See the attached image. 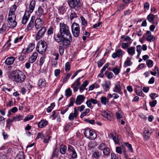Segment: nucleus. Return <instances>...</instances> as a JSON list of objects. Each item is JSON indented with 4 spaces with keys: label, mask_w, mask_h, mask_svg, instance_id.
<instances>
[{
    "label": "nucleus",
    "mask_w": 159,
    "mask_h": 159,
    "mask_svg": "<svg viewBox=\"0 0 159 159\" xmlns=\"http://www.w3.org/2000/svg\"><path fill=\"white\" fill-rule=\"evenodd\" d=\"M17 157V158L19 159H24L25 156L24 152L22 151L19 152V153L18 154Z\"/></svg>",
    "instance_id": "79ce46f5"
},
{
    "label": "nucleus",
    "mask_w": 159,
    "mask_h": 159,
    "mask_svg": "<svg viewBox=\"0 0 159 159\" xmlns=\"http://www.w3.org/2000/svg\"><path fill=\"white\" fill-rule=\"evenodd\" d=\"M45 81L43 79H40L39 81L38 85L40 87H44L46 86Z\"/></svg>",
    "instance_id": "2f4dec72"
},
{
    "label": "nucleus",
    "mask_w": 159,
    "mask_h": 159,
    "mask_svg": "<svg viewBox=\"0 0 159 159\" xmlns=\"http://www.w3.org/2000/svg\"><path fill=\"white\" fill-rule=\"evenodd\" d=\"M136 51L138 52L137 58H139L142 51V47L140 45H138L136 46Z\"/></svg>",
    "instance_id": "f704fd0d"
},
{
    "label": "nucleus",
    "mask_w": 159,
    "mask_h": 159,
    "mask_svg": "<svg viewBox=\"0 0 159 159\" xmlns=\"http://www.w3.org/2000/svg\"><path fill=\"white\" fill-rule=\"evenodd\" d=\"M112 71L114 73L115 75H116L120 72V69H119L117 67H116L113 68L112 69Z\"/></svg>",
    "instance_id": "6e6d98bb"
},
{
    "label": "nucleus",
    "mask_w": 159,
    "mask_h": 159,
    "mask_svg": "<svg viewBox=\"0 0 159 159\" xmlns=\"http://www.w3.org/2000/svg\"><path fill=\"white\" fill-rule=\"evenodd\" d=\"M38 53L36 52H34L33 53V55L30 57L29 59V61L31 63H33L36 60L37 57Z\"/></svg>",
    "instance_id": "4be33fe9"
},
{
    "label": "nucleus",
    "mask_w": 159,
    "mask_h": 159,
    "mask_svg": "<svg viewBox=\"0 0 159 159\" xmlns=\"http://www.w3.org/2000/svg\"><path fill=\"white\" fill-rule=\"evenodd\" d=\"M83 77L84 76H83L81 78H78L71 85V87L73 88L74 92H76L78 91V88L80 85V80L81 79L83 78Z\"/></svg>",
    "instance_id": "1a4fd4ad"
},
{
    "label": "nucleus",
    "mask_w": 159,
    "mask_h": 159,
    "mask_svg": "<svg viewBox=\"0 0 159 159\" xmlns=\"http://www.w3.org/2000/svg\"><path fill=\"white\" fill-rule=\"evenodd\" d=\"M71 75V73H69L67 74L65 77H64L63 79V83H65L66 81L69 79Z\"/></svg>",
    "instance_id": "13d9d810"
},
{
    "label": "nucleus",
    "mask_w": 159,
    "mask_h": 159,
    "mask_svg": "<svg viewBox=\"0 0 159 159\" xmlns=\"http://www.w3.org/2000/svg\"><path fill=\"white\" fill-rule=\"evenodd\" d=\"M46 8L43 5L39 6L37 11L36 12L37 15L39 17H40L43 15L47 13Z\"/></svg>",
    "instance_id": "6e6552de"
},
{
    "label": "nucleus",
    "mask_w": 159,
    "mask_h": 159,
    "mask_svg": "<svg viewBox=\"0 0 159 159\" xmlns=\"http://www.w3.org/2000/svg\"><path fill=\"white\" fill-rule=\"evenodd\" d=\"M124 54V52L121 49H118L116 50L115 52L113 53L112 55V57L113 58H115L117 57H121L123 56Z\"/></svg>",
    "instance_id": "ddd939ff"
},
{
    "label": "nucleus",
    "mask_w": 159,
    "mask_h": 159,
    "mask_svg": "<svg viewBox=\"0 0 159 159\" xmlns=\"http://www.w3.org/2000/svg\"><path fill=\"white\" fill-rule=\"evenodd\" d=\"M33 118V116L32 115H28L26 116L24 120V121L25 122L29 121Z\"/></svg>",
    "instance_id": "4d7b16f0"
},
{
    "label": "nucleus",
    "mask_w": 159,
    "mask_h": 159,
    "mask_svg": "<svg viewBox=\"0 0 159 159\" xmlns=\"http://www.w3.org/2000/svg\"><path fill=\"white\" fill-rule=\"evenodd\" d=\"M122 148H121L120 147H117L116 148V152L118 153H119L120 154H121L122 153V150H123V153L125 155V153L126 152L125 150H124V146H121Z\"/></svg>",
    "instance_id": "c756f323"
},
{
    "label": "nucleus",
    "mask_w": 159,
    "mask_h": 159,
    "mask_svg": "<svg viewBox=\"0 0 159 159\" xmlns=\"http://www.w3.org/2000/svg\"><path fill=\"white\" fill-rule=\"evenodd\" d=\"M84 131V134L85 136L87 138L89 137V134L91 132V130L88 128H86L85 129L83 130Z\"/></svg>",
    "instance_id": "72a5a7b5"
},
{
    "label": "nucleus",
    "mask_w": 159,
    "mask_h": 159,
    "mask_svg": "<svg viewBox=\"0 0 159 159\" xmlns=\"http://www.w3.org/2000/svg\"><path fill=\"white\" fill-rule=\"evenodd\" d=\"M71 30L72 34L75 37H78L80 34V28L78 24L74 22L71 26Z\"/></svg>",
    "instance_id": "0eeeda50"
},
{
    "label": "nucleus",
    "mask_w": 159,
    "mask_h": 159,
    "mask_svg": "<svg viewBox=\"0 0 159 159\" xmlns=\"http://www.w3.org/2000/svg\"><path fill=\"white\" fill-rule=\"evenodd\" d=\"M23 118V116L20 115H18L14 117V119L15 120V121L21 120Z\"/></svg>",
    "instance_id": "8fccbe9b"
},
{
    "label": "nucleus",
    "mask_w": 159,
    "mask_h": 159,
    "mask_svg": "<svg viewBox=\"0 0 159 159\" xmlns=\"http://www.w3.org/2000/svg\"><path fill=\"white\" fill-rule=\"evenodd\" d=\"M8 77L11 80L17 83H22L25 79V76L21 72H17L13 71L7 74Z\"/></svg>",
    "instance_id": "7ed1b4c3"
},
{
    "label": "nucleus",
    "mask_w": 159,
    "mask_h": 159,
    "mask_svg": "<svg viewBox=\"0 0 159 159\" xmlns=\"http://www.w3.org/2000/svg\"><path fill=\"white\" fill-rule=\"evenodd\" d=\"M66 96L68 97H69L72 95V91L70 88L67 89L65 91Z\"/></svg>",
    "instance_id": "58836bf2"
},
{
    "label": "nucleus",
    "mask_w": 159,
    "mask_h": 159,
    "mask_svg": "<svg viewBox=\"0 0 159 159\" xmlns=\"http://www.w3.org/2000/svg\"><path fill=\"white\" fill-rule=\"evenodd\" d=\"M146 64L149 68L152 67L153 65V61L151 60H148L146 61Z\"/></svg>",
    "instance_id": "a18cd8bd"
},
{
    "label": "nucleus",
    "mask_w": 159,
    "mask_h": 159,
    "mask_svg": "<svg viewBox=\"0 0 159 159\" xmlns=\"http://www.w3.org/2000/svg\"><path fill=\"white\" fill-rule=\"evenodd\" d=\"M112 90L114 92L120 94H122L120 83V81L117 82L114 84Z\"/></svg>",
    "instance_id": "9d476101"
},
{
    "label": "nucleus",
    "mask_w": 159,
    "mask_h": 159,
    "mask_svg": "<svg viewBox=\"0 0 159 159\" xmlns=\"http://www.w3.org/2000/svg\"><path fill=\"white\" fill-rule=\"evenodd\" d=\"M131 58L129 57H127L124 63V66L127 67L128 66H130L132 64V62L131 61Z\"/></svg>",
    "instance_id": "c85d7f7f"
},
{
    "label": "nucleus",
    "mask_w": 159,
    "mask_h": 159,
    "mask_svg": "<svg viewBox=\"0 0 159 159\" xmlns=\"http://www.w3.org/2000/svg\"><path fill=\"white\" fill-rule=\"evenodd\" d=\"M125 146L128 148L129 149L130 152H133V150L131 144L129 143H125Z\"/></svg>",
    "instance_id": "3c124183"
},
{
    "label": "nucleus",
    "mask_w": 159,
    "mask_h": 159,
    "mask_svg": "<svg viewBox=\"0 0 159 159\" xmlns=\"http://www.w3.org/2000/svg\"><path fill=\"white\" fill-rule=\"evenodd\" d=\"M89 82L88 80L84 81L82 84L81 86L79 88L80 93H82L84 90L85 88L88 85Z\"/></svg>",
    "instance_id": "b1692460"
},
{
    "label": "nucleus",
    "mask_w": 159,
    "mask_h": 159,
    "mask_svg": "<svg viewBox=\"0 0 159 159\" xmlns=\"http://www.w3.org/2000/svg\"><path fill=\"white\" fill-rule=\"evenodd\" d=\"M5 118L1 116H0V125L4 126L5 125Z\"/></svg>",
    "instance_id": "603ef678"
},
{
    "label": "nucleus",
    "mask_w": 159,
    "mask_h": 159,
    "mask_svg": "<svg viewBox=\"0 0 159 159\" xmlns=\"http://www.w3.org/2000/svg\"><path fill=\"white\" fill-rule=\"evenodd\" d=\"M75 102V99L73 97L71 98L70 99V103L67 106L68 107H69L73 106Z\"/></svg>",
    "instance_id": "de8ad7c7"
},
{
    "label": "nucleus",
    "mask_w": 159,
    "mask_h": 159,
    "mask_svg": "<svg viewBox=\"0 0 159 159\" xmlns=\"http://www.w3.org/2000/svg\"><path fill=\"white\" fill-rule=\"evenodd\" d=\"M23 38V36H21L19 37L16 38L14 40V43H16L21 41Z\"/></svg>",
    "instance_id": "680f3d73"
},
{
    "label": "nucleus",
    "mask_w": 159,
    "mask_h": 159,
    "mask_svg": "<svg viewBox=\"0 0 159 159\" xmlns=\"http://www.w3.org/2000/svg\"><path fill=\"white\" fill-rule=\"evenodd\" d=\"M33 24L34 20L33 19V17H32L29 23L28 24L27 26V28L28 30H31L32 29Z\"/></svg>",
    "instance_id": "37998d69"
},
{
    "label": "nucleus",
    "mask_w": 159,
    "mask_h": 159,
    "mask_svg": "<svg viewBox=\"0 0 159 159\" xmlns=\"http://www.w3.org/2000/svg\"><path fill=\"white\" fill-rule=\"evenodd\" d=\"M68 151L71 154V157L73 159H75L77 157V154L73 146L69 145L68 147Z\"/></svg>",
    "instance_id": "f8f14e48"
},
{
    "label": "nucleus",
    "mask_w": 159,
    "mask_h": 159,
    "mask_svg": "<svg viewBox=\"0 0 159 159\" xmlns=\"http://www.w3.org/2000/svg\"><path fill=\"white\" fill-rule=\"evenodd\" d=\"M68 3L70 7L72 9H74L77 11L80 8V0H68Z\"/></svg>",
    "instance_id": "39448f33"
},
{
    "label": "nucleus",
    "mask_w": 159,
    "mask_h": 159,
    "mask_svg": "<svg viewBox=\"0 0 159 159\" xmlns=\"http://www.w3.org/2000/svg\"><path fill=\"white\" fill-rule=\"evenodd\" d=\"M84 131V134L85 136L87 138L89 137V134L91 132V130L88 128H86L85 129L83 130Z\"/></svg>",
    "instance_id": "473e14b6"
},
{
    "label": "nucleus",
    "mask_w": 159,
    "mask_h": 159,
    "mask_svg": "<svg viewBox=\"0 0 159 159\" xmlns=\"http://www.w3.org/2000/svg\"><path fill=\"white\" fill-rule=\"evenodd\" d=\"M67 150V147L66 146H61L60 149L61 153L63 154H64Z\"/></svg>",
    "instance_id": "e433bc0d"
},
{
    "label": "nucleus",
    "mask_w": 159,
    "mask_h": 159,
    "mask_svg": "<svg viewBox=\"0 0 159 159\" xmlns=\"http://www.w3.org/2000/svg\"><path fill=\"white\" fill-rule=\"evenodd\" d=\"M104 63V62L103 61V59H101L100 60L97 62L98 66L99 67H101Z\"/></svg>",
    "instance_id": "69168bd1"
},
{
    "label": "nucleus",
    "mask_w": 159,
    "mask_h": 159,
    "mask_svg": "<svg viewBox=\"0 0 159 159\" xmlns=\"http://www.w3.org/2000/svg\"><path fill=\"white\" fill-rule=\"evenodd\" d=\"M36 2L35 0H32L30 2L29 7V11L32 13L34 11L35 6Z\"/></svg>",
    "instance_id": "5701e85b"
},
{
    "label": "nucleus",
    "mask_w": 159,
    "mask_h": 159,
    "mask_svg": "<svg viewBox=\"0 0 159 159\" xmlns=\"http://www.w3.org/2000/svg\"><path fill=\"white\" fill-rule=\"evenodd\" d=\"M46 30V29L45 27H42L38 32L37 34L35 36L36 39L38 40L42 38Z\"/></svg>",
    "instance_id": "9b49d317"
},
{
    "label": "nucleus",
    "mask_w": 159,
    "mask_h": 159,
    "mask_svg": "<svg viewBox=\"0 0 159 159\" xmlns=\"http://www.w3.org/2000/svg\"><path fill=\"white\" fill-rule=\"evenodd\" d=\"M43 23V21L41 19L39 18L36 19L35 22L36 29H38L42 27Z\"/></svg>",
    "instance_id": "f3484780"
},
{
    "label": "nucleus",
    "mask_w": 159,
    "mask_h": 159,
    "mask_svg": "<svg viewBox=\"0 0 159 159\" xmlns=\"http://www.w3.org/2000/svg\"><path fill=\"white\" fill-rule=\"evenodd\" d=\"M80 18L81 20L82 24L84 26H86L87 23L85 19L82 16H81L80 17Z\"/></svg>",
    "instance_id": "5fc2aeb1"
},
{
    "label": "nucleus",
    "mask_w": 159,
    "mask_h": 159,
    "mask_svg": "<svg viewBox=\"0 0 159 159\" xmlns=\"http://www.w3.org/2000/svg\"><path fill=\"white\" fill-rule=\"evenodd\" d=\"M30 14V12L28 11L25 12L23 17L22 20V23L23 24H26L29 19Z\"/></svg>",
    "instance_id": "6ab92c4d"
},
{
    "label": "nucleus",
    "mask_w": 159,
    "mask_h": 159,
    "mask_svg": "<svg viewBox=\"0 0 159 159\" xmlns=\"http://www.w3.org/2000/svg\"><path fill=\"white\" fill-rule=\"evenodd\" d=\"M55 40L57 43L62 42L59 46V50L60 54L62 55L63 54L64 48L68 47L72 41V39H70L64 35L58 33L54 36Z\"/></svg>",
    "instance_id": "f257e3e1"
},
{
    "label": "nucleus",
    "mask_w": 159,
    "mask_h": 159,
    "mask_svg": "<svg viewBox=\"0 0 159 159\" xmlns=\"http://www.w3.org/2000/svg\"><path fill=\"white\" fill-rule=\"evenodd\" d=\"M70 66L69 62L66 63L65 65V70L66 71H68L70 70Z\"/></svg>",
    "instance_id": "052dcab7"
},
{
    "label": "nucleus",
    "mask_w": 159,
    "mask_h": 159,
    "mask_svg": "<svg viewBox=\"0 0 159 159\" xmlns=\"http://www.w3.org/2000/svg\"><path fill=\"white\" fill-rule=\"evenodd\" d=\"M55 106V104L54 103L51 104V105L48 108H47V111L49 113L52 110Z\"/></svg>",
    "instance_id": "a19ab883"
},
{
    "label": "nucleus",
    "mask_w": 159,
    "mask_h": 159,
    "mask_svg": "<svg viewBox=\"0 0 159 159\" xmlns=\"http://www.w3.org/2000/svg\"><path fill=\"white\" fill-rule=\"evenodd\" d=\"M155 39V37L152 35H148L146 38V40L150 42L153 41Z\"/></svg>",
    "instance_id": "49530a36"
},
{
    "label": "nucleus",
    "mask_w": 159,
    "mask_h": 159,
    "mask_svg": "<svg viewBox=\"0 0 159 159\" xmlns=\"http://www.w3.org/2000/svg\"><path fill=\"white\" fill-rule=\"evenodd\" d=\"M152 132L150 131V129L148 128H145L143 131V137L145 141L148 140L150 137V135Z\"/></svg>",
    "instance_id": "dca6fc26"
},
{
    "label": "nucleus",
    "mask_w": 159,
    "mask_h": 159,
    "mask_svg": "<svg viewBox=\"0 0 159 159\" xmlns=\"http://www.w3.org/2000/svg\"><path fill=\"white\" fill-rule=\"evenodd\" d=\"M90 109L89 108L86 109L84 111L82 112L81 113L80 117L81 118H83L84 116H86V114L88 113L90 111Z\"/></svg>",
    "instance_id": "4c0bfd02"
},
{
    "label": "nucleus",
    "mask_w": 159,
    "mask_h": 159,
    "mask_svg": "<svg viewBox=\"0 0 159 159\" xmlns=\"http://www.w3.org/2000/svg\"><path fill=\"white\" fill-rule=\"evenodd\" d=\"M108 99L105 97H102L101 98V102L105 105L108 103Z\"/></svg>",
    "instance_id": "c9c22d12"
},
{
    "label": "nucleus",
    "mask_w": 159,
    "mask_h": 159,
    "mask_svg": "<svg viewBox=\"0 0 159 159\" xmlns=\"http://www.w3.org/2000/svg\"><path fill=\"white\" fill-rule=\"evenodd\" d=\"M127 52L129 55L132 56L135 53V48L134 47H131L128 48Z\"/></svg>",
    "instance_id": "bb28decb"
},
{
    "label": "nucleus",
    "mask_w": 159,
    "mask_h": 159,
    "mask_svg": "<svg viewBox=\"0 0 159 159\" xmlns=\"http://www.w3.org/2000/svg\"><path fill=\"white\" fill-rule=\"evenodd\" d=\"M60 72L61 71L60 69H56L54 70V75L56 77H57L59 75Z\"/></svg>",
    "instance_id": "774afa93"
},
{
    "label": "nucleus",
    "mask_w": 159,
    "mask_h": 159,
    "mask_svg": "<svg viewBox=\"0 0 159 159\" xmlns=\"http://www.w3.org/2000/svg\"><path fill=\"white\" fill-rule=\"evenodd\" d=\"M154 17H155V16L152 15V14H149L147 16V19H148V20L149 21V22H152V21L154 19Z\"/></svg>",
    "instance_id": "c03bdc74"
},
{
    "label": "nucleus",
    "mask_w": 159,
    "mask_h": 159,
    "mask_svg": "<svg viewBox=\"0 0 159 159\" xmlns=\"http://www.w3.org/2000/svg\"><path fill=\"white\" fill-rule=\"evenodd\" d=\"M15 60V57H8L5 60V62L7 65L12 64Z\"/></svg>",
    "instance_id": "393cba45"
},
{
    "label": "nucleus",
    "mask_w": 159,
    "mask_h": 159,
    "mask_svg": "<svg viewBox=\"0 0 159 159\" xmlns=\"http://www.w3.org/2000/svg\"><path fill=\"white\" fill-rule=\"evenodd\" d=\"M102 116L111 120L112 118V114L109 111H106L103 112L102 114Z\"/></svg>",
    "instance_id": "412c9836"
},
{
    "label": "nucleus",
    "mask_w": 159,
    "mask_h": 159,
    "mask_svg": "<svg viewBox=\"0 0 159 159\" xmlns=\"http://www.w3.org/2000/svg\"><path fill=\"white\" fill-rule=\"evenodd\" d=\"M111 83L110 81H106L104 83L102 84V87L105 92H107L109 90L111 87Z\"/></svg>",
    "instance_id": "4468645a"
},
{
    "label": "nucleus",
    "mask_w": 159,
    "mask_h": 159,
    "mask_svg": "<svg viewBox=\"0 0 159 159\" xmlns=\"http://www.w3.org/2000/svg\"><path fill=\"white\" fill-rule=\"evenodd\" d=\"M58 10L61 13L63 14L65 11V8L63 6H60L59 7Z\"/></svg>",
    "instance_id": "338daca9"
},
{
    "label": "nucleus",
    "mask_w": 159,
    "mask_h": 159,
    "mask_svg": "<svg viewBox=\"0 0 159 159\" xmlns=\"http://www.w3.org/2000/svg\"><path fill=\"white\" fill-rule=\"evenodd\" d=\"M6 25L3 24L2 28L0 29V34H2L6 31Z\"/></svg>",
    "instance_id": "864d4df0"
},
{
    "label": "nucleus",
    "mask_w": 159,
    "mask_h": 159,
    "mask_svg": "<svg viewBox=\"0 0 159 159\" xmlns=\"http://www.w3.org/2000/svg\"><path fill=\"white\" fill-rule=\"evenodd\" d=\"M103 154L106 155H109L110 153V149L107 147L103 150Z\"/></svg>",
    "instance_id": "09e8293b"
},
{
    "label": "nucleus",
    "mask_w": 159,
    "mask_h": 159,
    "mask_svg": "<svg viewBox=\"0 0 159 159\" xmlns=\"http://www.w3.org/2000/svg\"><path fill=\"white\" fill-rule=\"evenodd\" d=\"M70 17L71 20H72L74 18L77 17V14L75 12H71Z\"/></svg>",
    "instance_id": "e2e57ef3"
},
{
    "label": "nucleus",
    "mask_w": 159,
    "mask_h": 159,
    "mask_svg": "<svg viewBox=\"0 0 159 159\" xmlns=\"http://www.w3.org/2000/svg\"><path fill=\"white\" fill-rule=\"evenodd\" d=\"M76 109L75 108H74V113H71L69 115L68 118L70 120H73L75 118H76L78 116L79 112L78 111H77Z\"/></svg>",
    "instance_id": "a211bd4d"
},
{
    "label": "nucleus",
    "mask_w": 159,
    "mask_h": 159,
    "mask_svg": "<svg viewBox=\"0 0 159 159\" xmlns=\"http://www.w3.org/2000/svg\"><path fill=\"white\" fill-rule=\"evenodd\" d=\"M85 99V97L83 95H79L77 97L75 102L76 105L81 104Z\"/></svg>",
    "instance_id": "aec40b11"
},
{
    "label": "nucleus",
    "mask_w": 159,
    "mask_h": 159,
    "mask_svg": "<svg viewBox=\"0 0 159 159\" xmlns=\"http://www.w3.org/2000/svg\"><path fill=\"white\" fill-rule=\"evenodd\" d=\"M17 6L14 4L10 8L7 18L8 27L10 28H13L16 27L17 22L16 21V10Z\"/></svg>",
    "instance_id": "f03ea898"
},
{
    "label": "nucleus",
    "mask_w": 159,
    "mask_h": 159,
    "mask_svg": "<svg viewBox=\"0 0 159 159\" xmlns=\"http://www.w3.org/2000/svg\"><path fill=\"white\" fill-rule=\"evenodd\" d=\"M89 137L88 139H94L96 138L97 134L95 132L91 130V132L89 134Z\"/></svg>",
    "instance_id": "7c9ffc66"
},
{
    "label": "nucleus",
    "mask_w": 159,
    "mask_h": 159,
    "mask_svg": "<svg viewBox=\"0 0 159 159\" xmlns=\"http://www.w3.org/2000/svg\"><path fill=\"white\" fill-rule=\"evenodd\" d=\"M35 47V45L33 43H30L27 48L25 49H24L23 51V52L24 54H26L27 53L30 52L34 49Z\"/></svg>",
    "instance_id": "2eb2a0df"
},
{
    "label": "nucleus",
    "mask_w": 159,
    "mask_h": 159,
    "mask_svg": "<svg viewBox=\"0 0 159 159\" xmlns=\"http://www.w3.org/2000/svg\"><path fill=\"white\" fill-rule=\"evenodd\" d=\"M107 147L106 145L103 143L101 144L98 147V148L101 150H103Z\"/></svg>",
    "instance_id": "bf43d9fd"
},
{
    "label": "nucleus",
    "mask_w": 159,
    "mask_h": 159,
    "mask_svg": "<svg viewBox=\"0 0 159 159\" xmlns=\"http://www.w3.org/2000/svg\"><path fill=\"white\" fill-rule=\"evenodd\" d=\"M101 155V152L98 150H95L92 154V156L96 159L99 158Z\"/></svg>",
    "instance_id": "cd10ccee"
},
{
    "label": "nucleus",
    "mask_w": 159,
    "mask_h": 159,
    "mask_svg": "<svg viewBox=\"0 0 159 159\" xmlns=\"http://www.w3.org/2000/svg\"><path fill=\"white\" fill-rule=\"evenodd\" d=\"M85 106L82 105L81 106H80L77 107H75L77 110V111L79 110L80 112H81L85 108Z\"/></svg>",
    "instance_id": "0e129e2a"
},
{
    "label": "nucleus",
    "mask_w": 159,
    "mask_h": 159,
    "mask_svg": "<svg viewBox=\"0 0 159 159\" xmlns=\"http://www.w3.org/2000/svg\"><path fill=\"white\" fill-rule=\"evenodd\" d=\"M97 145L96 142H89L88 145V146L91 149L95 147Z\"/></svg>",
    "instance_id": "ea45409f"
},
{
    "label": "nucleus",
    "mask_w": 159,
    "mask_h": 159,
    "mask_svg": "<svg viewBox=\"0 0 159 159\" xmlns=\"http://www.w3.org/2000/svg\"><path fill=\"white\" fill-rule=\"evenodd\" d=\"M59 25L60 33L64 35L69 39H72L71 35L67 25L64 23H61L59 24Z\"/></svg>",
    "instance_id": "20e7f679"
},
{
    "label": "nucleus",
    "mask_w": 159,
    "mask_h": 159,
    "mask_svg": "<svg viewBox=\"0 0 159 159\" xmlns=\"http://www.w3.org/2000/svg\"><path fill=\"white\" fill-rule=\"evenodd\" d=\"M48 122L46 120H42L38 123V126L39 127L42 128L47 125Z\"/></svg>",
    "instance_id": "a878e982"
},
{
    "label": "nucleus",
    "mask_w": 159,
    "mask_h": 159,
    "mask_svg": "<svg viewBox=\"0 0 159 159\" xmlns=\"http://www.w3.org/2000/svg\"><path fill=\"white\" fill-rule=\"evenodd\" d=\"M47 48V43L43 41L39 42L36 47L37 51L41 54H43L46 51Z\"/></svg>",
    "instance_id": "423d86ee"
}]
</instances>
